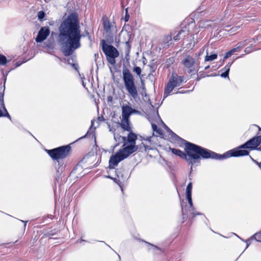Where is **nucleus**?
Masks as SVG:
<instances>
[{
    "instance_id": "nucleus-19",
    "label": "nucleus",
    "mask_w": 261,
    "mask_h": 261,
    "mask_svg": "<svg viewBox=\"0 0 261 261\" xmlns=\"http://www.w3.org/2000/svg\"><path fill=\"white\" fill-rule=\"evenodd\" d=\"M239 49V47H237V48H233L232 49H231L230 50H229V51H227L224 57V59H223V61H225V60H226V59L228 58L229 57H230L233 54H234L235 52L237 51Z\"/></svg>"
},
{
    "instance_id": "nucleus-2",
    "label": "nucleus",
    "mask_w": 261,
    "mask_h": 261,
    "mask_svg": "<svg viewBox=\"0 0 261 261\" xmlns=\"http://www.w3.org/2000/svg\"><path fill=\"white\" fill-rule=\"evenodd\" d=\"M189 147L187 149L188 150V153L191 156V164L192 166L198 164L200 158L222 160L231 156H244L249 154V152L247 150L231 149L223 154H219L192 143Z\"/></svg>"
},
{
    "instance_id": "nucleus-38",
    "label": "nucleus",
    "mask_w": 261,
    "mask_h": 261,
    "mask_svg": "<svg viewBox=\"0 0 261 261\" xmlns=\"http://www.w3.org/2000/svg\"><path fill=\"white\" fill-rule=\"evenodd\" d=\"M258 149L259 150L261 151V146H260V147H259L258 148Z\"/></svg>"
},
{
    "instance_id": "nucleus-13",
    "label": "nucleus",
    "mask_w": 261,
    "mask_h": 261,
    "mask_svg": "<svg viewBox=\"0 0 261 261\" xmlns=\"http://www.w3.org/2000/svg\"><path fill=\"white\" fill-rule=\"evenodd\" d=\"M0 106H2L4 109V113L0 110V117H6L10 120H11V118L9 114L8 113L7 109H6L4 101V95L2 93H0Z\"/></svg>"
},
{
    "instance_id": "nucleus-4",
    "label": "nucleus",
    "mask_w": 261,
    "mask_h": 261,
    "mask_svg": "<svg viewBox=\"0 0 261 261\" xmlns=\"http://www.w3.org/2000/svg\"><path fill=\"white\" fill-rule=\"evenodd\" d=\"M164 125L165 129L170 133L171 137L173 141L178 143L180 146H182L184 144L185 145V150L186 153L179 149L172 148L171 147L169 148L170 150H171L174 154L180 157L181 159H185L189 164H191V156L188 153V150L187 148L189 147V146H190V144H191V143L188 142L186 140L178 136L177 135L172 132V130H170L165 124H164Z\"/></svg>"
},
{
    "instance_id": "nucleus-1",
    "label": "nucleus",
    "mask_w": 261,
    "mask_h": 261,
    "mask_svg": "<svg viewBox=\"0 0 261 261\" xmlns=\"http://www.w3.org/2000/svg\"><path fill=\"white\" fill-rule=\"evenodd\" d=\"M82 37L78 15L71 13L59 27V41L65 56H70L81 47Z\"/></svg>"
},
{
    "instance_id": "nucleus-20",
    "label": "nucleus",
    "mask_w": 261,
    "mask_h": 261,
    "mask_svg": "<svg viewBox=\"0 0 261 261\" xmlns=\"http://www.w3.org/2000/svg\"><path fill=\"white\" fill-rule=\"evenodd\" d=\"M211 25V21L210 20H203L199 22V27L200 28H206Z\"/></svg>"
},
{
    "instance_id": "nucleus-6",
    "label": "nucleus",
    "mask_w": 261,
    "mask_h": 261,
    "mask_svg": "<svg viewBox=\"0 0 261 261\" xmlns=\"http://www.w3.org/2000/svg\"><path fill=\"white\" fill-rule=\"evenodd\" d=\"M102 50L106 56L108 62L112 65L116 63L115 59L119 56L118 50L113 46L108 45L106 43L105 40L101 42Z\"/></svg>"
},
{
    "instance_id": "nucleus-10",
    "label": "nucleus",
    "mask_w": 261,
    "mask_h": 261,
    "mask_svg": "<svg viewBox=\"0 0 261 261\" xmlns=\"http://www.w3.org/2000/svg\"><path fill=\"white\" fill-rule=\"evenodd\" d=\"M261 143V136L255 137L249 140L244 144L241 145L234 149L239 150H245L243 148H248L253 149L257 147Z\"/></svg>"
},
{
    "instance_id": "nucleus-31",
    "label": "nucleus",
    "mask_w": 261,
    "mask_h": 261,
    "mask_svg": "<svg viewBox=\"0 0 261 261\" xmlns=\"http://www.w3.org/2000/svg\"><path fill=\"white\" fill-rule=\"evenodd\" d=\"M120 136L116 135L115 134H114V139L117 140V139L119 141H122V140L120 138Z\"/></svg>"
},
{
    "instance_id": "nucleus-32",
    "label": "nucleus",
    "mask_w": 261,
    "mask_h": 261,
    "mask_svg": "<svg viewBox=\"0 0 261 261\" xmlns=\"http://www.w3.org/2000/svg\"><path fill=\"white\" fill-rule=\"evenodd\" d=\"M182 214H183V219H187V218L188 217V214H185L184 213L183 210H182Z\"/></svg>"
},
{
    "instance_id": "nucleus-36",
    "label": "nucleus",
    "mask_w": 261,
    "mask_h": 261,
    "mask_svg": "<svg viewBox=\"0 0 261 261\" xmlns=\"http://www.w3.org/2000/svg\"><path fill=\"white\" fill-rule=\"evenodd\" d=\"M210 66H206L205 68H204V69L205 70H207L209 68Z\"/></svg>"
},
{
    "instance_id": "nucleus-37",
    "label": "nucleus",
    "mask_w": 261,
    "mask_h": 261,
    "mask_svg": "<svg viewBox=\"0 0 261 261\" xmlns=\"http://www.w3.org/2000/svg\"><path fill=\"white\" fill-rule=\"evenodd\" d=\"M86 136V135L85 136H83V137H81V139H83V138H85Z\"/></svg>"
},
{
    "instance_id": "nucleus-14",
    "label": "nucleus",
    "mask_w": 261,
    "mask_h": 261,
    "mask_svg": "<svg viewBox=\"0 0 261 261\" xmlns=\"http://www.w3.org/2000/svg\"><path fill=\"white\" fill-rule=\"evenodd\" d=\"M120 125L123 130L128 132H131L132 128L130 126V122L129 118H121Z\"/></svg>"
},
{
    "instance_id": "nucleus-3",
    "label": "nucleus",
    "mask_w": 261,
    "mask_h": 261,
    "mask_svg": "<svg viewBox=\"0 0 261 261\" xmlns=\"http://www.w3.org/2000/svg\"><path fill=\"white\" fill-rule=\"evenodd\" d=\"M120 138L124 142V147L110 157L109 166L110 169L115 168L120 161L127 158L138 149L136 145L137 136L132 131L129 132L127 138L120 137Z\"/></svg>"
},
{
    "instance_id": "nucleus-30",
    "label": "nucleus",
    "mask_w": 261,
    "mask_h": 261,
    "mask_svg": "<svg viewBox=\"0 0 261 261\" xmlns=\"http://www.w3.org/2000/svg\"><path fill=\"white\" fill-rule=\"evenodd\" d=\"M145 243L147 244H148L149 246L151 247L154 249L160 250V249L158 247H157V246H155V245H154L153 244H151L149 243L146 242H145Z\"/></svg>"
},
{
    "instance_id": "nucleus-40",
    "label": "nucleus",
    "mask_w": 261,
    "mask_h": 261,
    "mask_svg": "<svg viewBox=\"0 0 261 261\" xmlns=\"http://www.w3.org/2000/svg\"><path fill=\"white\" fill-rule=\"evenodd\" d=\"M83 84V86L84 87H85V86L83 82V84Z\"/></svg>"
},
{
    "instance_id": "nucleus-17",
    "label": "nucleus",
    "mask_w": 261,
    "mask_h": 261,
    "mask_svg": "<svg viewBox=\"0 0 261 261\" xmlns=\"http://www.w3.org/2000/svg\"><path fill=\"white\" fill-rule=\"evenodd\" d=\"M103 28L106 33L108 34L111 33L112 25L110 22L108 20L106 19L103 22Z\"/></svg>"
},
{
    "instance_id": "nucleus-15",
    "label": "nucleus",
    "mask_w": 261,
    "mask_h": 261,
    "mask_svg": "<svg viewBox=\"0 0 261 261\" xmlns=\"http://www.w3.org/2000/svg\"><path fill=\"white\" fill-rule=\"evenodd\" d=\"M186 197H187L188 203L190 205V207L189 209V212L193 215V218H194L196 215H201V214L196 212V210L193 206V204L192 199V196H186Z\"/></svg>"
},
{
    "instance_id": "nucleus-9",
    "label": "nucleus",
    "mask_w": 261,
    "mask_h": 261,
    "mask_svg": "<svg viewBox=\"0 0 261 261\" xmlns=\"http://www.w3.org/2000/svg\"><path fill=\"white\" fill-rule=\"evenodd\" d=\"M179 86L180 84L178 82L177 75L172 74L165 88L164 98L169 95L174 88Z\"/></svg>"
},
{
    "instance_id": "nucleus-18",
    "label": "nucleus",
    "mask_w": 261,
    "mask_h": 261,
    "mask_svg": "<svg viewBox=\"0 0 261 261\" xmlns=\"http://www.w3.org/2000/svg\"><path fill=\"white\" fill-rule=\"evenodd\" d=\"M232 62H231V63H228L224 67V70H225V72L224 73H222L221 74V77H224V78L228 77V74H229V70H230V67L231 65H232Z\"/></svg>"
},
{
    "instance_id": "nucleus-12",
    "label": "nucleus",
    "mask_w": 261,
    "mask_h": 261,
    "mask_svg": "<svg viewBox=\"0 0 261 261\" xmlns=\"http://www.w3.org/2000/svg\"><path fill=\"white\" fill-rule=\"evenodd\" d=\"M137 111L133 109L131 107L125 105L122 107V117L129 118L131 114L136 113Z\"/></svg>"
},
{
    "instance_id": "nucleus-39",
    "label": "nucleus",
    "mask_w": 261,
    "mask_h": 261,
    "mask_svg": "<svg viewBox=\"0 0 261 261\" xmlns=\"http://www.w3.org/2000/svg\"><path fill=\"white\" fill-rule=\"evenodd\" d=\"M125 18H126V21H127L128 19H127V17L126 16V17H125Z\"/></svg>"
},
{
    "instance_id": "nucleus-21",
    "label": "nucleus",
    "mask_w": 261,
    "mask_h": 261,
    "mask_svg": "<svg viewBox=\"0 0 261 261\" xmlns=\"http://www.w3.org/2000/svg\"><path fill=\"white\" fill-rule=\"evenodd\" d=\"M192 184L189 182L186 188V196H192Z\"/></svg>"
},
{
    "instance_id": "nucleus-11",
    "label": "nucleus",
    "mask_w": 261,
    "mask_h": 261,
    "mask_svg": "<svg viewBox=\"0 0 261 261\" xmlns=\"http://www.w3.org/2000/svg\"><path fill=\"white\" fill-rule=\"evenodd\" d=\"M50 33L49 29L48 27H43L39 31L38 35L36 38L37 42H42L46 39Z\"/></svg>"
},
{
    "instance_id": "nucleus-27",
    "label": "nucleus",
    "mask_w": 261,
    "mask_h": 261,
    "mask_svg": "<svg viewBox=\"0 0 261 261\" xmlns=\"http://www.w3.org/2000/svg\"><path fill=\"white\" fill-rule=\"evenodd\" d=\"M133 71L135 72L138 75L140 76L142 70L140 67L137 66L134 68Z\"/></svg>"
},
{
    "instance_id": "nucleus-25",
    "label": "nucleus",
    "mask_w": 261,
    "mask_h": 261,
    "mask_svg": "<svg viewBox=\"0 0 261 261\" xmlns=\"http://www.w3.org/2000/svg\"><path fill=\"white\" fill-rule=\"evenodd\" d=\"M241 25H238L231 28L229 30L230 34H235L240 28Z\"/></svg>"
},
{
    "instance_id": "nucleus-5",
    "label": "nucleus",
    "mask_w": 261,
    "mask_h": 261,
    "mask_svg": "<svg viewBox=\"0 0 261 261\" xmlns=\"http://www.w3.org/2000/svg\"><path fill=\"white\" fill-rule=\"evenodd\" d=\"M122 80L128 95L136 100L139 97L138 88L135 84L133 75L127 68H124L122 70Z\"/></svg>"
},
{
    "instance_id": "nucleus-26",
    "label": "nucleus",
    "mask_w": 261,
    "mask_h": 261,
    "mask_svg": "<svg viewBox=\"0 0 261 261\" xmlns=\"http://www.w3.org/2000/svg\"><path fill=\"white\" fill-rule=\"evenodd\" d=\"M7 63V60L6 57L0 54V65H5Z\"/></svg>"
},
{
    "instance_id": "nucleus-22",
    "label": "nucleus",
    "mask_w": 261,
    "mask_h": 261,
    "mask_svg": "<svg viewBox=\"0 0 261 261\" xmlns=\"http://www.w3.org/2000/svg\"><path fill=\"white\" fill-rule=\"evenodd\" d=\"M217 58V55L216 54L211 55H208V54H207V55L205 57V61H211L216 59Z\"/></svg>"
},
{
    "instance_id": "nucleus-35",
    "label": "nucleus",
    "mask_w": 261,
    "mask_h": 261,
    "mask_svg": "<svg viewBox=\"0 0 261 261\" xmlns=\"http://www.w3.org/2000/svg\"><path fill=\"white\" fill-rule=\"evenodd\" d=\"M250 242L251 241H249V242H248V243H246V249L250 245Z\"/></svg>"
},
{
    "instance_id": "nucleus-34",
    "label": "nucleus",
    "mask_w": 261,
    "mask_h": 261,
    "mask_svg": "<svg viewBox=\"0 0 261 261\" xmlns=\"http://www.w3.org/2000/svg\"><path fill=\"white\" fill-rule=\"evenodd\" d=\"M245 52H246L247 53H249L250 51V49L249 47H247L245 49Z\"/></svg>"
},
{
    "instance_id": "nucleus-23",
    "label": "nucleus",
    "mask_w": 261,
    "mask_h": 261,
    "mask_svg": "<svg viewBox=\"0 0 261 261\" xmlns=\"http://www.w3.org/2000/svg\"><path fill=\"white\" fill-rule=\"evenodd\" d=\"M185 34L184 35L182 36H185V34H186V32L183 30H180L178 33V34L174 36L173 37V39L175 41H177V40H179L181 38V35H182V34Z\"/></svg>"
},
{
    "instance_id": "nucleus-29",
    "label": "nucleus",
    "mask_w": 261,
    "mask_h": 261,
    "mask_svg": "<svg viewBox=\"0 0 261 261\" xmlns=\"http://www.w3.org/2000/svg\"><path fill=\"white\" fill-rule=\"evenodd\" d=\"M45 16V13L43 11H39L38 14V16L39 19H42L44 18Z\"/></svg>"
},
{
    "instance_id": "nucleus-33",
    "label": "nucleus",
    "mask_w": 261,
    "mask_h": 261,
    "mask_svg": "<svg viewBox=\"0 0 261 261\" xmlns=\"http://www.w3.org/2000/svg\"><path fill=\"white\" fill-rule=\"evenodd\" d=\"M21 222L24 223V229H25V227H26V225H27V223L28 222V221H23V220H20Z\"/></svg>"
},
{
    "instance_id": "nucleus-24",
    "label": "nucleus",
    "mask_w": 261,
    "mask_h": 261,
    "mask_svg": "<svg viewBox=\"0 0 261 261\" xmlns=\"http://www.w3.org/2000/svg\"><path fill=\"white\" fill-rule=\"evenodd\" d=\"M151 126L153 132H155L158 135H162V130L160 128H158L156 124L152 123Z\"/></svg>"
},
{
    "instance_id": "nucleus-8",
    "label": "nucleus",
    "mask_w": 261,
    "mask_h": 261,
    "mask_svg": "<svg viewBox=\"0 0 261 261\" xmlns=\"http://www.w3.org/2000/svg\"><path fill=\"white\" fill-rule=\"evenodd\" d=\"M182 64L184 67L188 69V73H190L197 70L199 65L198 59L187 55L182 60Z\"/></svg>"
},
{
    "instance_id": "nucleus-7",
    "label": "nucleus",
    "mask_w": 261,
    "mask_h": 261,
    "mask_svg": "<svg viewBox=\"0 0 261 261\" xmlns=\"http://www.w3.org/2000/svg\"><path fill=\"white\" fill-rule=\"evenodd\" d=\"M70 148L71 147L69 145L63 146L53 149L47 150V152L54 160L58 162L59 165H62L63 163L60 162V160L67 157Z\"/></svg>"
},
{
    "instance_id": "nucleus-28",
    "label": "nucleus",
    "mask_w": 261,
    "mask_h": 261,
    "mask_svg": "<svg viewBox=\"0 0 261 261\" xmlns=\"http://www.w3.org/2000/svg\"><path fill=\"white\" fill-rule=\"evenodd\" d=\"M177 79L178 82L180 84V86L181 85L182 83L185 82V77L183 76H177Z\"/></svg>"
},
{
    "instance_id": "nucleus-16",
    "label": "nucleus",
    "mask_w": 261,
    "mask_h": 261,
    "mask_svg": "<svg viewBox=\"0 0 261 261\" xmlns=\"http://www.w3.org/2000/svg\"><path fill=\"white\" fill-rule=\"evenodd\" d=\"M253 239L255 240L257 242H261V231H259L255 233V234L252 235L250 238L245 241L241 239L242 241H244L246 243H248V242H249V241H251Z\"/></svg>"
}]
</instances>
